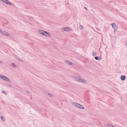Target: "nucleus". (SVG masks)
Wrapping results in <instances>:
<instances>
[{"mask_svg": "<svg viewBox=\"0 0 127 127\" xmlns=\"http://www.w3.org/2000/svg\"><path fill=\"white\" fill-rule=\"evenodd\" d=\"M121 78L122 80L124 81L126 79V77L125 75H122L121 76Z\"/></svg>", "mask_w": 127, "mask_h": 127, "instance_id": "obj_11", "label": "nucleus"}, {"mask_svg": "<svg viewBox=\"0 0 127 127\" xmlns=\"http://www.w3.org/2000/svg\"><path fill=\"white\" fill-rule=\"evenodd\" d=\"M106 127H115L111 124H107L106 125Z\"/></svg>", "mask_w": 127, "mask_h": 127, "instance_id": "obj_12", "label": "nucleus"}, {"mask_svg": "<svg viewBox=\"0 0 127 127\" xmlns=\"http://www.w3.org/2000/svg\"><path fill=\"white\" fill-rule=\"evenodd\" d=\"M83 28L84 27L82 25H80L79 28L80 30H82L83 29Z\"/></svg>", "mask_w": 127, "mask_h": 127, "instance_id": "obj_14", "label": "nucleus"}, {"mask_svg": "<svg viewBox=\"0 0 127 127\" xmlns=\"http://www.w3.org/2000/svg\"><path fill=\"white\" fill-rule=\"evenodd\" d=\"M7 85L9 87H11L12 86L11 85L9 84H8Z\"/></svg>", "mask_w": 127, "mask_h": 127, "instance_id": "obj_21", "label": "nucleus"}, {"mask_svg": "<svg viewBox=\"0 0 127 127\" xmlns=\"http://www.w3.org/2000/svg\"><path fill=\"white\" fill-rule=\"evenodd\" d=\"M44 34L45 35H44V36H45L48 37H51L50 33L49 32L45 31Z\"/></svg>", "mask_w": 127, "mask_h": 127, "instance_id": "obj_6", "label": "nucleus"}, {"mask_svg": "<svg viewBox=\"0 0 127 127\" xmlns=\"http://www.w3.org/2000/svg\"><path fill=\"white\" fill-rule=\"evenodd\" d=\"M72 104L74 106L79 109H84V107L82 105L78 103L72 102Z\"/></svg>", "mask_w": 127, "mask_h": 127, "instance_id": "obj_2", "label": "nucleus"}, {"mask_svg": "<svg viewBox=\"0 0 127 127\" xmlns=\"http://www.w3.org/2000/svg\"><path fill=\"white\" fill-rule=\"evenodd\" d=\"M95 59L96 60H97L99 58V57H94Z\"/></svg>", "mask_w": 127, "mask_h": 127, "instance_id": "obj_18", "label": "nucleus"}, {"mask_svg": "<svg viewBox=\"0 0 127 127\" xmlns=\"http://www.w3.org/2000/svg\"><path fill=\"white\" fill-rule=\"evenodd\" d=\"M38 32L40 34L43 35H45L44 34L45 32L44 31L41 30H38Z\"/></svg>", "mask_w": 127, "mask_h": 127, "instance_id": "obj_8", "label": "nucleus"}, {"mask_svg": "<svg viewBox=\"0 0 127 127\" xmlns=\"http://www.w3.org/2000/svg\"><path fill=\"white\" fill-rule=\"evenodd\" d=\"M48 95L50 96V97H52L53 96V95L52 94H48Z\"/></svg>", "mask_w": 127, "mask_h": 127, "instance_id": "obj_20", "label": "nucleus"}, {"mask_svg": "<svg viewBox=\"0 0 127 127\" xmlns=\"http://www.w3.org/2000/svg\"><path fill=\"white\" fill-rule=\"evenodd\" d=\"M2 92L5 95H6L7 94L6 93V92L4 91H2Z\"/></svg>", "mask_w": 127, "mask_h": 127, "instance_id": "obj_19", "label": "nucleus"}, {"mask_svg": "<svg viewBox=\"0 0 127 127\" xmlns=\"http://www.w3.org/2000/svg\"><path fill=\"white\" fill-rule=\"evenodd\" d=\"M62 29L65 31H67L71 30V29L70 28H62Z\"/></svg>", "mask_w": 127, "mask_h": 127, "instance_id": "obj_9", "label": "nucleus"}, {"mask_svg": "<svg viewBox=\"0 0 127 127\" xmlns=\"http://www.w3.org/2000/svg\"><path fill=\"white\" fill-rule=\"evenodd\" d=\"M14 56L16 59H17L18 60H19V58L18 56H17L15 55H14Z\"/></svg>", "mask_w": 127, "mask_h": 127, "instance_id": "obj_17", "label": "nucleus"}, {"mask_svg": "<svg viewBox=\"0 0 127 127\" xmlns=\"http://www.w3.org/2000/svg\"><path fill=\"white\" fill-rule=\"evenodd\" d=\"M2 1L4 2L7 4L12 5L7 0H2Z\"/></svg>", "mask_w": 127, "mask_h": 127, "instance_id": "obj_7", "label": "nucleus"}, {"mask_svg": "<svg viewBox=\"0 0 127 127\" xmlns=\"http://www.w3.org/2000/svg\"><path fill=\"white\" fill-rule=\"evenodd\" d=\"M1 120L3 121H4L5 120L4 118V117L3 116H1Z\"/></svg>", "mask_w": 127, "mask_h": 127, "instance_id": "obj_16", "label": "nucleus"}, {"mask_svg": "<svg viewBox=\"0 0 127 127\" xmlns=\"http://www.w3.org/2000/svg\"><path fill=\"white\" fill-rule=\"evenodd\" d=\"M0 78L3 80L8 82H10V81L8 78L0 74Z\"/></svg>", "mask_w": 127, "mask_h": 127, "instance_id": "obj_3", "label": "nucleus"}, {"mask_svg": "<svg viewBox=\"0 0 127 127\" xmlns=\"http://www.w3.org/2000/svg\"><path fill=\"white\" fill-rule=\"evenodd\" d=\"M114 33H115V31H114Z\"/></svg>", "mask_w": 127, "mask_h": 127, "instance_id": "obj_27", "label": "nucleus"}, {"mask_svg": "<svg viewBox=\"0 0 127 127\" xmlns=\"http://www.w3.org/2000/svg\"><path fill=\"white\" fill-rule=\"evenodd\" d=\"M65 63L69 64L71 65L72 64V63L71 62L68 60H65Z\"/></svg>", "mask_w": 127, "mask_h": 127, "instance_id": "obj_10", "label": "nucleus"}, {"mask_svg": "<svg viewBox=\"0 0 127 127\" xmlns=\"http://www.w3.org/2000/svg\"><path fill=\"white\" fill-rule=\"evenodd\" d=\"M97 55V53L95 52H93L92 53V55L93 56H96Z\"/></svg>", "mask_w": 127, "mask_h": 127, "instance_id": "obj_15", "label": "nucleus"}, {"mask_svg": "<svg viewBox=\"0 0 127 127\" xmlns=\"http://www.w3.org/2000/svg\"><path fill=\"white\" fill-rule=\"evenodd\" d=\"M12 66L14 68H17V67L16 65L13 63H12Z\"/></svg>", "mask_w": 127, "mask_h": 127, "instance_id": "obj_13", "label": "nucleus"}, {"mask_svg": "<svg viewBox=\"0 0 127 127\" xmlns=\"http://www.w3.org/2000/svg\"><path fill=\"white\" fill-rule=\"evenodd\" d=\"M1 33L4 36H9V37H11V36L9 35V34L5 31H2Z\"/></svg>", "mask_w": 127, "mask_h": 127, "instance_id": "obj_5", "label": "nucleus"}, {"mask_svg": "<svg viewBox=\"0 0 127 127\" xmlns=\"http://www.w3.org/2000/svg\"><path fill=\"white\" fill-rule=\"evenodd\" d=\"M85 8L86 10H87L88 9L86 7H85Z\"/></svg>", "mask_w": 127, "mask_h": 127, "instance_id": "obj_23", "label": "nucleus"}, {"mask_svg": "<svg viewBox=\"0 0 127 127\" xmlns=\"http://www.w3.org/2000/svg\"><path fill=\"white\" fill-rule=\"evenodd\" d=\"M2 31L1 30H0V33H1Z\"/></svg>", "mask_w": 127, "mask_h": 127, "instance_id": "obj_24", "label": "nucleus"}, {"mask_svg": "<svg viewBox=\"0 0 127 127\" xmlns=\"http://www.w3.org/2000/svg\"><path fill=\"white\" fill-rule=\"evenodd\" d=\"M113 28L114 29L115 31L117 29L118 27L117 25L114 23H113L111 24Z\"/></svg>", "mask_w": 127, "mask_h": 127, "instance_id": "obj_4", "label": "nucleus"}, {"mask_svg": "<svg viewBox=\"0 0 127 127\" xmlns=\"http://www.w3.org/2000/svg\"><path fill=\"white\" fill-rule=\"evenodd\" d=\"M20 62H23V61L21 59H19V60H18Z\"/></svg>", "mask_w": 127, "mask_h": 127, "instance_id": "obj_22", "label": "nucleus"}, {"mask_svg": "<svg viewBox=\"0 0 127 127\" xmlns=\"http://www.w3.org/2000/svg\"><path fill=\"white\" fill-rule=\"evenodd\" d=\"M71 77L76 80L79 81V82L84 84H88V82L87 80H86L83 79L81 78L80 77L76 76L73 75H71Z\"/></svg>", "mask_w": 127, "mask_h": 127, "instance_id": "obj_1", "label": "nucleus"}, {"mask_svg": "<svg viewBox=\"0 0 127 127\" xmlns=\"http://www.w3.org/2000/svg\"><path fill=\"white\" fill-rule=\"evenodd\" d=\"M126 45L127 46V43H126Z\"/></svg>", "mask_w": 127, "mask_h": 127, "instance_id": "obj_25", "label": "nucleus"}, {"mask_svg": "<svg viewBox=\"0 0 127 127\" xmlns=\"http://www.w3.org/2000/svg\"><path fill=\"white\" fill-rule=\"evenodd\" d=\"M1 63V60H0V63Z\"/></svg>", "mask_w": 127, "mask_h": 127, "instance_id": "obj_26", "label": "nucleus"}]
</instances>
